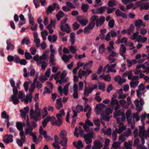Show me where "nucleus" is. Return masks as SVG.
Instances as JSON below:
<instances>
[{
  "mask_svg": "<svg viewBox=\"0 0 149 149\" xmlns=\"http://www.w3.org/2000/svg\"><path fill=\"white\" fill-rule=\"evenodd\" d=\"M33 58L37 62L38 65H41L42 69L45 70L47 66V63L45 61L48 60L49 58L48 55L47 53H43L42 55L40 56L36 54L34 56Z\"/></svg>",
  "mask_w": 149,
  "mask_h": 149,
  "instance_id": "obj_1",
  "label": "nucleus"
},
{
  "mask_svg": "<svg viewBox=\"0 0 149 149\" xmlns=\"http://www.w3.org/2000/svg\"><path fill=\"white\" fill-rule=\"evenodd\" d=\"M106 108V106L104 107L100 104L97 105L95 109V111L97 115L101 113V120H104L108 121L110 119L109 113H111V112L109 113L107 111H104V108Z\"/></svg>",
  "mask_w": 149,
  "mask_h": 149,
  "instance_id": "obj_2",
  "label": "nucleus"
},
{
  "mask_svg": "<svg viewBox=\"0 0 149 149\" xmlns=\"http://www.w3.org/2000/svg\"><path fill=\"white\" fill-rule=\"evenodd\" d=\"M35 108V111L33 109H31L30 115L31 118L35 121H37L38 119V118L41 116L40 110L39 108L38 104H36Z\"/></svg>",
  "mask_w": 149,
  "mask_h": 149,
  "instance_id": "obj_3",
  "label": "nucleus"
},
{
  "mask_svg": "<svg viewBox=\"0 0 149 149\" xmlns=\"http://www.w3.org/2000/svg\"><path fill=\"white\" fill-rule=\"evenodd\" d=\"M38 76H37L34 80L33 83L31 85L30 88L29 90V93L30 94L33 93L36 87L37 89H41L42 86V85L39 81L37 80Z\"/></svg>",
  "mask_w": 149,
  "mask_h": 149,
  "instance_id": "obj_4",
  "label": "nucleus"
},
{
  "mask_svg": "<svg viewBox=\"0 0 149 149\" xmlns=\"http://www.w3.org/2000/svg\"><path fill=\"white\" fill-rule=\"evenodd\" d=\"M18 97L19 99H20L22 102H24L26 104L28 103L29 100L31 102L32 100V96L31 94L29 93V95H26V97H25L24 93L22 91H19Z\"/></svg>",
  "mask_w": 149,
  "mask_h": 149,
  "instance_id": "obj_5",
  "label": "nucleus"
},
{
  "mask_svg": "<svg viewBox=\"0 0 149 149\" xmlns=\"http://www.w3.org/2000/svg\"><path fill=\"white\" fill-rule=\"evenodd\" d=\"M13 94L11 95L10 97V101L15 105L18 104L19 102V98L17 97L18 93V90L16 88L13 89Z\"/></svg>",
  "mask_w": 149,
  "mask_h": 149,
  "instance_id": "obj_6",
  "label": "nucleus"
},
{
  "mask_svg": "<svg viewBox=\"0 0 149 149\" xmlns=\"http://www.w3.org/2000/svg\"><path fill=\"white\" fill-rule=\"evenodd\" d=\"M67 19V18H65L61 21L60 28L62 31H66L68 33H69L71 30L68 24L66 23Z\"/></svg>",
  "mask_w": 149,
  "mask_h": 149,
  "instance_id": "obj_7",
  "label": "nucleus"
},
{
  "mask_svg": "<svg viewBox=\"0 0 149 149\" xmlns=\"http://www.w3.org/2000/svg\"><path fill=\"white\" fill-rule=\"evenodd\" d=\"M116 63L112 64L110 63H108V64L105 66L103 70V75L104 74V72L106 71V69L107 68L108 70L106 71V73H108L109 72H116V70L114 69L116 67Z\"/></svg>",
  "mask_w": 149,
  "mask_h": 149,
  "instance_id": "obj_8",
  "label": "nucleus"
},
{
  "mask_svg": "<svg viewBox=\"0 0 149 149\" xmlns=\"http://www.w3.org/2000/svg\"><path fill=\"white\" fill-rule=\"evenodd\" d=\"M94 133L91 132L90 133L85 134L83 136L85 142L87 144H91L92 142V139L93 137Z\"/></svg>",
  "mask_w": 149,
  "mask_h": 149,
  "instance_id": "obj_9",
  "label": "nucleus"
},
{
  "mask_svg": "<svg viewBox=\"0 0 149 149\" xmlns=\"http://www.w3.org/2000/svg\"><path fill=\"white\" fill-rule=\"evenodd\" d=\"M19 135L20 138V139H17V144L20 146H22L23 143L25 142L26 139V135L23 131H20L19 132Z\"/></svg>",
  "mask_w": 149,
  "mask_h": 149,
  "instance_id": "obj_10",
  "label": "nucleus"
},
{
  "mask_svg": "<svg viewBox=\"0 0 149 149\" xmlns=\"http://www.w3.org/2000/svg\"><path fill=\"white\" fill-rule=\"evenodd\" d=\"M78 86L75 84H74L72 87H70V91L71 93H73V96L74 98H77L78 97Z\"/></svg>",
  "mask_w": 149,
  "mask_h": 149,
  "instance_id": "obj_11",
  "label": "nucleus"
},
{
  "mask_svg": "<svg viewBox=\"0 0 149 149\" xmlns=\"http://www.w3.org/2000/svg\"><path fill=\"white\" fill-rule=\"evenodd\" d=\"M134 103L138 109V110L141 111L142 109V107L144 103L143 99H141L139 101L137 99H136L134 101Z\"/></svg>",
  "mask_w": 149,
  "mask_h": 149,
  "instance_id": "obj_12",
  "label": "nucleus"
},
{
  "mask_svg": "<svg viewBox=\"0 0 149 149\" xmlns=\"http://www.w3.org/2000/svg\"><path fill=\"white\" fill-rule=\"evenodd\" d=\"M135 6L136 7L140 6L141 10H146L149 9V2L141 3L140 2H137L136 3Z\"/></svg>",
  "mask_w": 149,
  "mask_h": 149,
  "instance_id": "obj_13",
  "label": "nucleus"
},
{
  "mask_svg": "<svg viewBox=\"0 0 149 149\" xmlns=\"http://www.w3.org/2000/svg\"><path fill=\"white\" fill-rule=\"evenodd\" d=\"M28 119H27L26 123V125L27 126L25 130V132L26 135L29 134L30 136L32 134L34 133L32 132L33 128L30 125L29 123L28 122Z\"/></svg>",
  "mask_w": 149,
  "mask_h": 149,
  "instance_id": "obj_14",
  "label": "nucleus"
},
{
  "mask_svg": "<svg viewBox=\"0 0 149 149\" xmlns=\"http://www.w3.org/2000/svg\"><path fill=\"white\" fill-rule=\"evenodd\" d=\"M13 136L10 134H6L3 137V141L6 143L13 141Z\"/></svg>",
  "mask_w": 149,
  "mask_h": 149,
  "instance_id": "obj_15",
  "label": "nucleus"
},
{
  "mask_svg": "<svg viewBox=\"0 0 149 149\" xmlns=\"http://www.w3.org/2000/svg\"><path fill=\"white\" fill-rule=\"evenodd\" d=\"M83 126L86 132L88 131V129H89V127L90 126H93V123L90 121L88 119H87L85 121V123L83 124Z\"/></svg>",
  "mask_w": 149,
  "mask_h": 149,
  "instance_id": "obj_16",
  "label": "nucleus"
},
{
  "mask_svg": "<svg viewBox=\"0 0 149 149\" xmlns=\"http://www.w3.org/2000/svg\"><path fill=\"white\" fill-rule=\"evenodd\" d=\"M98 138L99 140L95 141L93 143L96 146L100 149L103 146V141L100 136H98Z\"/></svg>",
  "mask_w": 149,
  "mask_h": 149,
  "instance_id": "obj_17",
  "label": "nucleus"
},
{
  "mask_svg": "<svg viewBox=\"0 0 149 149\" xmlns=\"http://www.w3.org/2000/svg\"><path fill=\"white\" fill-rule=\"evenodd\" d=\"M78 130L79 131V134L82 137H83V136H84L83 134L84 131L81 128V127L80 126L78 127H76L75 128V130L74 132V135L77 137H79V135L78 133Z\"/></svg>",
  "mask_w": 149,
  "mask_h": 149,
  "instance_id": "obj_18",
  "label": "nucleus"
},
{
  "mask_svg": "<svg viewBox=\"0 0 149 149\" xmlns=\"http://www.w3.org/2000/svg\"><path fill=\"white\" fill-rule=\"evenodd\" d=\"M126 49L125 45L123 44H121L119 54L123 57L124 59H125L126 58L125 55L124 54L126 52Z\"/></svg>",
  "mask_w": 149,
  "mask_h": 149,
  "instance_id": "obj_19",
  "label": "nucleus"
},
{
  "mask_svg": "<svg viewBox=\"0 0 149 149\" xmlns=\"http://www.w3.org/2000/svg\"><path fill=\"white\" fill-rule=\"evenodd\" d=\"M7 46L6 49L7 50L10 49L13 50L15 49V46L13 44L11 43V41L10 39H8L6 40Z\"/></svg>",
  "mask_w": 149,
  "mask_h": 149,
  "instance_id": "obj_20",
  "label": "nucleus"
},
{
  "mask_svg": "<svg viewBox=\"0 0 149 149\" xmlns=\"http://www.w3.org/2000/svg\"><path fill=\"white\" fill-rule=\"evenodd\" d=\"M39 133L40 135H43L47 140H52V139L47 135L46 131L43 130L42 127L40 126L39 129Z\"/></svg>",
  "mask_w": 149,
  "mask_h": 149,
  "instance_id": "obj_21",
  "label": "nucleus"
},
{
  "mask_svg": "<svg viewBox=\"0 0 149 149\" xmlns=\"http://www.w3.org/2000/svg\"><path fill=\"white\" fill-rule=\"evenodd\" d=\"M55 8L59 9V5L55 3H54L53 5L49 6L47 9V12L48 14L52 13V12L54 9Z\"/></svg>",
  "mask_w": 149,
  "mask_h": 149,
  "instance_id": "obj_22",
  "label": "nucleus"
},
{
  "mask_svg": "<svg viewBox=\"0 0 149 149\" xmlns=\"http://www.w3.org/2000/svg\"><path fill=\"white\" fill-rule=\"evenodd\" d=\"M134 24L135 26L138 28H140L141 26L143 27L146 26L145 24L143 23V21L140 19H139L135 21Z\"/></svg>",
  "mask_w": 149,
  "mask_h": 149,
  "instance_id": "obj_23",
  "label": "nucleus"
},
{
  "mask_svg": "<svg viewBox=\"0 0 149 149\" xmlns=\"http://www.w3.org/2000/svg\"><path fill=\"white\" fill-rule=\"evenodd\" d=\"M105 21V18L103 16H101L98 18L96 22V26L97 27L101 26L103 24Z\"/></svg>",
  "mask_w": 149,
  "mask_h": 149,
  "instance_id": "obj_24",
  "label": "nucleus"
},
{
  "mask_svg": "<svg viewBox=\"0 0 149 149\" xmlns=\"http://www.w3.org/2000/svg\"><path fill=\"white\" fill-rule=\"evenodd\" d=\"M29 108L27 106L24 108L23 109L20 110L21 115L23 118H25L26 113H28Z\"/></svg>",
  "mask_w": 149,
  "mask_h": 149,
  "instance_id": "obj_25",
  "label": "nucleus"
},
{
  "mask_svg": "<svg viewBox=\"0 0 149 149\" xmlns=\"http://www.w3.org/2000/svg\"><path fill=\"white\" fill-rule=\"evenodd\" d=\"M78 21L83 26L86 25L88 22V21L86 19H84L81 17H79L77 19Z\"/></svg>",
  "mask_w": 149,
  "mask_h": 149,
  "instance_id": "obj_26",
  "label": "nucleus"
},
{
  "mask_svg": "<svg viewBox=\"0 0 149 149\" xmlns=\"http://www.w3.org/2000/svg\"><path fill=\"white\" fill-rule=\"evenodd\" d=\"M117 96L116 94H114L113 95V97L111 98V105L114 107L115 105L118 104V101L116 99Z\"/></svg>",
  "mask_w": 149,
  "mask_h": 149,
  "instance_id": "obj_27",
  "label": "nucleus"
},
{
  "mask_svg": "<svg viewBox=\"0 0 149 149\" xmlns=\"http://www.w3.org/2000/svg\"><path fill=\"white\" fill-rule=\"evenodd\" d=\"M126 79L122 78L120 76L118 75L115 77V81L118 83L119 84H121L125 82L126 81Z\"/></svg>",
  "mask_w": 149,
  "mask_h": 149,
  "instance_id": "obj_28",
  "label": "nucleus"
},
{
  "mask_svg": "<svg viewBox=\"0 0 149 149\" xmlns=\"http://www.w3.org/2000/svg\"><path fill=\"white\" fill-rule=\"evenodd\" d=\"M147 40V38L144 36H142L139 35L138 36V38L135 42H141L142 43H144Z\"/></svg>",
  "mask_w": 149,
  "mask_h": 149,
  "instance_id": "obj_29",
  "label": "nucleus"
},
{
  "mask_svg": "<svg viewBox=\"0 0 149 149\" xmlns=\"http://www.w3.org/2000/svg\"><path fill=\"white\" fill-rule=\"evenodd\" d=\"M65 113L63 109H61L59 112V113L56 115V117L58 120L63 121V116H64Z\"/></svg>",
  "mask_w": 149,
  "mask_h": 149,
  "instance_id": "obj_30",
  "label": "nucleus"
},
{
  "mask_svg": "<svg viewBox=\"0 0 149 149\" xmlns=\"http://www.w3.org/2000/svg\"><path fill=\"white\" fill-rule=\"evenodd\" d=\"M127 66L128 67H131L132 65L136 64L137 63V61L135 59L130 60L127 59Z\"/></svg>",
  "mask_w": 149,
  "mask_h": 149,
  "instance_id": "obj_31",
  "label": "nucleus"
},
{
  "mask_svg": "<svg viewBox=\"0 0 149 149\" xmlns=\"http://www.w3.org/2000/svg\"><path fill=\"white\" fill-rule=\"evenodd\" d=\"M139 135L141 138L145 137V134L144 128L141 126L139 127Z\"/></svg>",
  "mask_w": 149,
  "mask_h": 149,
  "instance_id": "obj_32",
  "label": "nucleus"
},
{
  "mask_svg": "<svg viewBox=\"0 0 149 149\" xmlns=\"http://www.w3.org/2000/svg\"><path fill=\"white\" fill-rule=\"evenodd\" d=\"M73 145L74 146L78 149L80 148H82L83 147V145L81 141H78L77 142H74Z\"/></svg>",
  "mask_w": 149,
  "mask_h": 149,
  "instance_id": "obj_33",
  "label": "nucleus"
},
{
  "mask_svg": "<svg viewBox=\"0 0 149 149\" xmlns=\"http://www.w3.org/2000/svg\"><path fill=\"white\" fill-rule=\"evenodd\" d=\"M57 36L55 35L54 34L52 36L49 35L48 37V39L49 40L52 42H54L57 40Z\"/></svg>",
  "mask_w": 149,
  "mask_h": 149,
  "instance_id": "obj_34",
  "label": "nucleus"
},
{
  "mask_svg": "<svg viewBox=\"0 0 149 149\" xmlns=\"http://www.w3.org/2000/svg\"><path fill=\"white\" fill-rule=\"evenodd\" d=\"M127 42V38L125 37H124L120 39L119 37H118V39L117 40L116 42V43L117 44H120L121 43H126Z\"/></svg>",
  "mask_w": 149,
  "mask_h": 149,
  "instance_id": "obj_35",
  "label": "nucleus"
},
{
  "mask_svg": "<svg viewBox=\"0 0 149 149\" xmlns=\"http://www.w3.org/2000/svg\"><path fill=\"white\" fill-rule=\"evenodd\" d=\"M70 84V83H68L65 85L64 87H63V93L66 96L68 95V87Z\"/></svg>",
  "mask_w": 149,
  "mask_h": 149,
  "instance_id": "obj_36",
  "label": "nucleus"
},
{
  "mask_svg": "<svg viewBox=\"0 0 149 149\" xmlns=\"http://www.w3.org/2000/svg\"><path fill=\"white\" fill-rule=\"evenodd\" d=\"M132 142V141H128V142H126L124 143V145L126 149H132L131 146Z\"/></svg>",
  "mask_w": 149,
  "mask_h": 149,
  "instance_id": "obj_37",
  "label": "nucleus"
},
{
  "mask_svg": "<svg viewBox=\"0 0 149 149\" xmlns=\"http://www.w3.org/2000/svg\"><path fill=\"white\" fill-rule=\"evenodd\" d=\"M114 42L113 41H111L109 42V46L107 48V50L109 52H111V51H113L114 49V47L113 46Z\"/></svg>",
  "mask_w": 149,
  "mask_h": 149,
  "instance_id": "obj_38",
  "label": "nucleus"
},
{
  "mask_svg": "<svg viewBox=\"0 0 149 149\" xmlns=\"http://www.w3.org/2000/svg\"><path fill=\"white\" fill-rule=\"evenodd\" d=\"M24 125V123H22L19 122H17L16 123V127L20 132L23 131V125Z\"/></svg>",
  "mask_w": 149,
  "mask_h": 149,
  "instance_id": "obj_39",
  "label": "nucleus"
},
{
  "mask_svg": "<svg viewBox=\"0 0 149 149\" xmlns=\"http://www.w3.org/2000/svg\"><path fill=\"white\" fill-rule=\"evenodd\" d=\"M118 128L117 132L119 134L120 133L125 129V127L122 123L118 125Z\"/></svg>",
  "mask_w": 149,
  "mask_h": 149,
  "instance_id": "obj_40",
  "label": "nucleus"
},
{
  "mask_svg": "<svg viewBox=\"0 0 149 149\" xmlns=\"http://www.w3.org/2000/svg\"><path fill=\"white\" fill-rule=\"evenodd\" d=\"M49 59L50 62L52 65H54L56 64V60L54 58V54H50L49 56Z\"/></svg>",
  "mask_w": 149,
  "mask_h": 149,
  "instance_id": "obj_41",
  "label": "nucleus"
},
{
  "mask_svg": "<svg viewBox=\"0 0 149 149\" xmlns=\"http://www.w3.org/2000/svg\"><path fill=\"white\" fill-rule=\"evenodd\" d=\"M61 99V98H60L57 99L56 100V107L57 109H60L63 106V104L62 103Z\"/></svg>",
  "mask_w": 149,
  "mask_h": 149,
  "instance_id": "obj_42",
  "label": "nucleus"
},
{
  "mask_svg": "<svg viewBox=\"0 0 149 149\" xmlns=\"http://www.w3.org/2000/svg\"><path fill=\"white\" fill-rule=\"evenodd\" d=\"M99 52L100 53H104L105 50V45L104 44H101L98 47Z\"/></svg>",
  "mask_w": 149,
  "mask_h": 149,
  "instance_id": "obj_43",
  "label": "nucleus"
},
{
  "mask_svg": "<svg viewBox=\"0 0 149 149\" xmlns=\"http://www.w3.org/2000/svg\"><path fill=\"white\" fill-rule=\"evenodd\" d=\"M131 111L130 109H128L126 113V116L127 117V120L128 123H131V119L130 118V114L131 113Z\"/></svg>",
  "mask_w": 149,
  "mask_h": 149,
  "instance_id": "obj_44",
  "label": "nucleus"
},
{
  "mask_svg": "<svg viewBox=\"0 0 149 149\" xmlns=\"http://www.w3.org/2000/svg\"><path fill=\"white\" fill-rule=\"evenodd\" d=\"M93 91V90L89 87V88L85 87L84 90V95L85 96H88V94L91 93Z\"/></svg>",
  "mask_w": 149,
  "mask_h": 149,
  "instance_id": "obj_45",
  "label": "nucleus"
},
{
  "mask_svg": "<svg viewBox=\"0 0 149 149\" xmlns=\"http://www.w3.org/2000/svg\"><path fill=\"white\" fill-rule=\"evenodd\" d=\"M139 82L138 81H131L130 82V85L131 88H135L138 85Z\"/></svg>",
  "mask_w": 149,
  "mask_h": 149,
  "instance_id": "obj_46",
  "label": "nucleus"
},
{
  "mask_svg": "<svg viewBox=\"0 0 149 149\" xmlns=\"http://www.w3.org/2000/svg\"><path fill=\"white\" fill-rule=\"evenodd\" d=\"M42 116L43 118H44L48 114L47 108L45 107L41 111Z\"/></svg>",
  "mask_w": 149,
  "mask_h": 149,
  "instance_id": "obj_47",
  "label": "nucleus"
},
{
  "mask_svg": "<svg viewBox=\"0 0 149 149\" xmlns=\"http://www.w3.org/2000/svg\"><path fill=\"white\" fill-rule=\"evenodd\" d=\"M100 77H102L105 81H110L111 80V77L110 75L108 74L107 75L103 76V75H101Z\"/></svg>",
  "mask_w": 149,
  "mask_h": 149,
  "instance_id": "obj_48",
  "label": "nucleus"
},
{
  "mask_svg": "<svg viewBox=\"0 0 149 149\" xmlns=\"http://www.w3.org/2000/svg\"><path fill=\"white\" fill-rule=\"evenodd\" d=\"M93 61H90L86 64H85L84 67V69L86 70L88 68H91L92 65Z\"/></svg>",
  "mask_w": 149,
  "mask_h": 149,
  "instance_id": "obj_49",
  "label": "nucleus"
},
{
  "mask_svg": "<svg viewBox=\"0 0 149 149\" xmlns=\"http://www.w3.org/2000/svg\"><path fill=\"white\" fill-rule=\"evenodd\" d=\"M48 122L50 121L52 123V125L54 123V121L55 120V118L54 116H50L48 115L46 118Z\"/></svg>",
  "mask_w": 149,
  "mask_h": 149,
  "instance_id": "obj_50",
  "label": "nucleus"
},
{
  "mask_svg": "<svg viewBox=\"0 0 149 149\" xmlns=\"http://www.w3.org/2000/svg\"><path fill=\"white\" fill-rule=\"evenodd\" d=\"M64 15V13L62 11H59L58 13L56 15V16L58 20H59L60 18Z\"/></svg>",
  "mask_w": 149,
  "mask_h": 149,
  "instance_id": "obj_51",
  "label": "nucleus"
},
{
  "mask_svg": "<svg viewBox=\"0 0 149 149\" xmlns=\"http://www.w3.org/2000/svg\"><path fill=\"white\" fill-rule=\"evenodd\" d=\"M1 116L2 118L6 119V120L9 119V116L5 111H4L2 113Z\"/></svg>",
  "mask_w": 149,
  "mask_h": 149,
  "instance_id": "obj_52",
  "label": "nucleus"
},
{
  "mask_svg": "<svg viewBox=\"0 0 149 149\" xmlns=\"http://www.w3.org/2000/svg\"><path fill=\"white\" fill-rule=\"evenodd\" d=\"M132 70H131L127 71L123 74V76H127L128 79H130L132 75Z\"/></svg>",
  "mask_w": 149,
  "mask_h": 149,
  "instance_id": "obj_53",
  "label": "nucleus"
},
{
  "mask_svg": "<svg viewBox=\"0 0 149 149\" xmlns=\"http://www.w3.org/2000/svg\"><path fill=\"white\" fill-rule=\"evenodd\" d=\"M69 49L71 52L73 54H74L76 53L77 48L76 47L70 46L69 47Z\"/></svg>",
  "mask_w": 149,
  "mask_h": 149,
  "instance_id": "obj_54",
  "label": "nucleus"
},
{
  "mask_svg": "<svg viewBox=\"0 0 149 149\" xmlns=\"http://www.w3.org/2000/svg\"><path fill=\"white\" fill-rule=\"evenodd\" d=\"M41 35L43 40H45L46 39V36L48 35V32L46 30L42 31L41 33Z\"/></svg>",
  "mask_w": 149,
  "mask_h": 149,
  "instance_id": "obj_55",
  "label": "nucleus"
},
{
  "mask_svg": "<svg viewBox=\"0 0 149 149\" xmlns=\"http://www.w3.org/2000/svg\"><path fill=\"white\" fill-rule=\"evenodd\" d=\"M110 141V140L107 139L105 140V145L104 147L102 148V149H109L108 146L109 145Z\"/></svg>",
  "mask_w": 149,
  "mask_h": 149,
  "instance_id": "obj_56",
  "label": "nucleus"
},
{
  "mask_svg": "<svg viewBox=\"0 0 149 149\" xmlns=\"http://www.w3.org/2000/svg\"><path fill=\"white\" fill-rule=\"evenodd\" d=\"M106 7L102 6L97 9L98 14L102 13L104 12L106 9Z\"/></svg>",
  "mask_w": 149,
  "mask_h": 149,
  "instance_id": "obj_57",
  "label": "nucleus"
},
{
  "mask_svg": "<svg viewBox=\"0 0 149 149\" xmlns=\"http://www.w3.org/2000/svg\"><path fill=\"white\" fill-rule=\"evenodd\" d=\"M28 17L29 19V24L32 25H33L34 24V21L33 17L31 14L28 15Z\"/></svg>",
  "mask_w": 149,
  "mask_h": 149,
  "instance_id": "obj_58",
  "label": "nucleus"
},
{
  "mask_svg": "<svg viewBox=\"0 0 149 149\" xmlns=\"http://www.w3.org/2000/svg\"><path fill=\"white\" fill-rule=\"evenodd\" d=\"M83 76H85V71L80 69L78 71V76L79 78L81 79Z\"/></svg>",
  "mask_w": 149,
  "mask_h": 149,
  "instance_id": "obj_59",
  "label": "nucleus"
},
{
  "mask_svg": "<svg viewBox=\"0 0 149 149\" xmlns=\"http://www.w3.org/2000/svg\"><path fill=\"white\" fill-rule=\"evenodd\" d=\"M98 18L99 17L95 15H93L90 18L91 22H96Z\"/></svg>",
  "mask_w": 149,
  "mask_h": 149,
  "instance_id": "obj_60",
  "label": "nucleus"
},
{
  "mask_svg": "<svg viewBox=\"0 0 149 149\" xmlns=\"http://www.w3.org/2000/svg\"><path fill=\"white\" fill-rule=\"evenodd\" d=\"M62 122L63 121L57 119V120L54 121L53 125H55L56 126L60 127L61 125Z\"/></svg>",
  "mask_w": 149,
  "mask_h": 149,
  "instance_id": "obj_61",
  "label": "nucleus"
},
{
  "mask_svg": "<svg viewBox=\"0 0 149 149\" xmlns=\"http://www.w3.org/2000/svg\"><path fill=\"white\" fill-rule=\"evenodd\" d=\"M121 143L119 142H116L112 145V148H119Z\"/></svg>",
  "mask_w": 149,
  "mask_h": 149,
  "instance_id": "obj_62",
  "label": "nucleus"
},
{
  "mask_svg": "<svg viewBox=\"0 0 149 149\" xmlns=\"http://www.w3.org/2000/svg\"><path fill=\"white\" fill-rule=\"evenodd\" d=\"M67 133L65 130H62L60 133L59 136L62 139H64V138H66L65 137Z\"/></svg>",
  "mask_w": 149,
  "mask_h": 149,
  "instance_id": "obj_63",
  "label": "nucleus"
},
{
  "mask_svg": "<svg viewBox=\"0 0 149 149\" xmlns=\"http://www.w3.org/2000/svg\"><path fill=\"white\" fill-rule=\"evenodd\" d=\"M144 92H143V91L142 92L141 91H136V95L137 97L139 98H140L141 99V97L142 95H143V96H145L144 95Z\"/></svg>",
  "mask_w": 149,
  "mask_h": 149,
  "instance_id": "obj_64",
  "label": "nucleus"
}]
</instances>
